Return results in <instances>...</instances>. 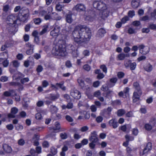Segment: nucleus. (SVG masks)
Masks as SVG:
<instances>
[{
    "label": "nucleus",
    "mask_w": 156,
    "mask_h": 156,
    "mask_svg": "<svg viewBox=\"0 0 156 156\" xmlns=\"http://www.w3.org/2000/svg\"><path fill=\"white\" fill-rule=\"evenodd\" d=\"M60 27L58 26H55L54 29L50 32V35L54 37L58 36V41L52 51L53 55L56 56H64L67 54L66 49V36L59 34Z\"/></svg>",
    "instance_id": "nucleus-1"
},
{
    "label": "nucleus",
    "mask_w": 156,
    "mask_h": 156,
    "mask_svg": "<svg viewBox=\"0 0 156 156\" xmlns=\"http://www.w3.org/2000/svg\"><path fill=\"white\" fill-rule=\"evenodd\" d=\"M73 39L79 44L89 41L91 36L90 29L85 26H76L73 34Z\"/></svg>",
    "instance_id": "nucleus-2"
},
{
    "label": "nucleus",
    "mask_w": 156,
    "mask_h": 156,
    "mask_svg": "<svg viewBox=\"0 0 156 156\" xmlns=\"http://www.w3.org/2000/svg\"><path fill=\"white\" fill-rule=\"evenodd\" d=\"M93 5L95 8L100 11L99 15L101 18L104 19L108 16L109 12L105 3L103 1H95L93 2Z\"/></svg>",
    "instance_id": "nucleus-3"
},
{
    "label": "nucleus",
    "mask_w": 156,
    "mask_h": 156,
    "mask_svg": "<svg viewBox=\"0 0 156 156\" xmlns=\"http://www.w3.org/2000/svg\"><path fill=\"white\" fill-rule=\"evenodd\" d=\"M43 8L41 7H40L39 9V12L40 15L42 16L45 15L44 19L46 20H60L61 19V17L59 16L55 12H53L49 15H46V12L44 10H42Z\"/></svg>",
    "instance_id": "nucleus-4"
},
{
    "label": "nucleus",
    "mask_w": 156,
    "mask_h": 156,
    "mask_svg": "<svg viewBox=\"0 0 156 156\" xmlns=\"http://www.w3.org/2000/svg\"><path fill=\"white\" fill-rule=\"evenodd\" d=\"M29 16V10L27 9L22 8L20 11V13L17 16V21L25 22Z\"/></svg>",
    "instance_id": "nucleus-5"
},
{
    "label": "nucleus",
    "mask_w": 156,
    "mask_h": 156,
    "mask_svg": "<svg viewBox=\"0 0 156 156\" xmlns=\"http://www.w3.org/2000/svg\"><path fill=\"white\" fill-rule=\"evenodd\" d=\"M6 22L7 24L13 25L16 24H19L17 23V16L15 14H12L9 16L7 17Z\"/></svg>",
    "instance_id": "nucleus-6"
},
{
    "label": "nucleus",
    "mask_w": 156,
    "mask_h": 156,
    "mask_svg": "<svg viewBox=\"0 0 156 156\" xmlns=\"http://www.w3.org/2000/svg\"><path fill=\"white\" fill-rule=\"evenodd\" d=\"M141 90H135L133 93V101L134 102H136L139 100L140 96L141 95Z\"/></svg>",
    "instance_id": "nucleus-7"
},
{
    "label": "nucleus",
    "mask_w": 156,
    "mask_h": 156,
    "mask_svg": "<svg viewBox=\"0 0 156 156\" xmlns=\"http://www.w3.org/2000/svg\"><path fill=\"white\" fill-rule=\"evenodd\" d=\"M73 10H76L78 12L84 11L86 10V8L83 4H79L74 7Z\"/></svg>",
    "instance_id": "nucleus-8"
},
{
    "label": "nucleus",
    "mask_w": 156,
    "mask_h": 156,
    "mask_svg": "<svg viewBox=\"0 0 156 156\" xmlns=\"http://www.w3.org/2000/svg\"><path fill=\"white\" fill-rule=\"evenodd\" d=\"M26 47L27 48L26 53L27 55H31L33 53L34 45L28 43L26 44Z\"/></svg>",
    "instance_id": "nucleus-9"
},
{
    "label": "nucleus",
    "mask_w": 156,
    "mask_h": 156,
    "mask_svg": "<svg viewBox=\"0 0 156 156\" xmlns=\"http://www.w3.org/2000/svg\"><path fill=\"white\" fill-rule=\"evenodd\" d=\"M129 89L128 87L125 88L124 90L123 93L122 91L120 92L119 93V95L120 97H122L123 98H126L129 97Z\"/></svg>",
    "instance_id": "nucleus-10"
},
{
    "label": "nucleus",
    "mask_w": 156,
    "mask_h": 156,
    "mask_svg": "<svg viewBox=\"0 0 156 156\" xmlns=\"http://www.w3.org/2000/svg\"><path fill=\"white\" fill-rule=\"evenodd\" d=\"M77 82L82 88L84 90L90 89V87L88 85L85 86L83 81L81 78H79L77 80Z\"/></svg>",
    "instance_id": "nucleus-11"
},
{
    "label": "nucleus",
    "mask_w": 156,
    "mask_h": 156,
    "mask_svg": "<svg viewBox=\"0 0 156 156\" xmlns=\"http://www.w3.org/2000/svg\"><path fill=\"white\" fill-rule=\"evenodd\" d=\"M140 52L143 54H146L149 51V48L147 46H144L143 45L139 46Z\"/></svg>",
    "instance_id": "nucleus-12"
},
{
    "label": "nucleus",
    "mask_w": 156,
    "mask_h": 156,
    "mask_svg": "<svg viewBox=\"0 0 156 156\" xmlns=\"http://www.w3.org/2000/svg\"><path fill=\"white\" fill-rule=\"evenodd\" d=\"M71 95L74 98L79 99L81 96L80 92L77 90H72L70 93Z\"/></svg>",
    "instance_id": "nucleus-13"
},
{
    "label": "nucleus",
    "mask_w": 156,
    "mask_h": 156,
    "mask_svg": "<svg viewBox=\"0 0 156 156\" xmlns=\"http://www.w3.org/2000/svg\"><path fill=\"white\" fill-rule=\"evenodd\" d=\"M89 140L91 142H96L98 141V138L96 132L95 131H93L91 133Z\"/></svg>",
    "instance_id": "nucleus-14"
},
{
    "label": "nucleus",
    "mask_w": 156,
    "mask_h": 156,
    "mask_svg": "<svg viewBox=\"0 0 156 156\" xmlns=\"http://www.w3.org/2000/svg\"><path fill=\"white\" fill-rule=\"evenodd\" d=\"M18 111V108L16 107L12 108L11 110V113L8 115V117L9 118H14L15 117V115Z\"/></svg>",
    "instance_id": "nucleus-15"
},
{
    "label": "nucleus",
    "mask_w": 156,
    "mask_h": 156,
    "mask_svg": "<svg viewBox=\"0 0 156 156\" xmlns=\"http://www.w3.org/2000/svg\"><path fill=\"white\" fill-rule=\"evenodd\" d=\"M23 76V75L20 72L18 71H15V73L13 76V80L18 81Z\"/></svg>",
    "instance_id": "nucleus-16"
},
{
    "label": "nucleus",
    "mask_w": 156,
    "mask_h": 156,
    "mask_svg": "<svg viewBox=\"0 0 156 156\" xmlns=\"http://www.w3.org/2000/svg\"><path fill=\"white\" fill-rule=\"evenodd\" d=\"M151 143L150 142H148L142 152H140V154L141 155H144L145 154L150 151L151 149Z\"/></svg>",
    "instance_id": "nucleus-17"
},
{
    "label": "nucleus",
    "mask_w": 156,
    "mask_h": 156,
    "mask_svg": "<svg viewBox=\"0 0 156 156\" xmlns=\"http://www.w3.org/2000/svg\"><path fill=\"white\" fill-rule=\"evenodd\" d=\"M109 124L110 126H112L114 128H115L118 126V123L115 119L110 120L109 122Z\"/></svg>",
    "instance_id": "nucleus-18"
},
{
    "label": "nucleus",
    "mask_w": 156,
    "mask_h": 156,
    "mask_svg": "<svg viewBox=\"0 0 156 156\" xmlns=\"http://www.w3.org/2000/svg\"><path fill=\"white\" fill-rule=\"evenodd\" d=\"M3 148L5 151L7 153H10L12 151L11 147L7 144H4L3 145Z\"/></svg>",
    "instance_id": "nucleus-19"
},
{
    "label": "nucleus",
    "mask_w": 156,
    "mask_h": 156,
    "mask_svg": "<svg viewBox=\"0 0 156 156\" xmlns=\"http://www.w3.org/2000/svg\"><path fill=\"white\" fill-rule=\"evenodd\" d=\"M66 22L68 23H70L72 22L73 20L72 18V12L70 11H69L66 15Z\"/></svg>",
    "instance_id": "nucleus-20"
},
{
    "label": "nucleus",
    "mask_w": 156,
    "mask_h": 156,
    "mask_svg": "<svg viewBox=\"0 0 156 156\" xmlns=\"http://www.w3.org/2000/svg\"><path fill=\"white\" fill-rule=\"evenodd\" d=\"M51 87L53 88H56V89L60 88L63 90H65L66 88V87L64 86L63 84H60L58 83H57L56 86L52 85Z\"/></svg>",
    "instance_id": "nucleus-21"
},
{
    "label": "nucleus",
    "mask_w": 156,
    "mask_h": 156,
    "mask_svg": "<svg viewBox=\"0 0 156 156\" xmlns=\"http://www.w3.org/2000/svg\"><path fill=\"white\" fill-rule=\"evenodd\" d=\"M140 0H133L131 2V5L133 8H136L139 5Z\"/></svg>",
    "instance_id": "nucleus-22"
},
{
    "label": "nucleus",
    "mask_w": 156,
    "mask_h": 156,
    "mask_svg": "<svg viewBox=\"0 0 156 156\" xmlns=\"http://www.w3.org/2000/svg\"><path fill=\"white\" fill-rule=\"evenodd\" d=\"M95 73L96 74H98L97 77L98 79H101L104 77L105 76L103 74L101 73L100 69H97L95 71Z\"/></svg>",
    "instance_id": "nucleus-23"
},
{
    "label": "nucleus",
    "mask_w": 156,
    "mask_h": 156,
    "mask_svg": "<svg viewBox=\"0 0 156 156\" xmlns=\"http://www.w3.org/2000/svg\"><path fill=\"white\" fill-rule=\"evenodd\" d=\"M2 62L4 67H6L8 66L9 64V61L6 58L5 60L3 58H0V63Z\"/></svg>",
    "instance_id": "nucleus-24"
},
{
    "label": "nucleus",
    "mask_w": 156,
    "mask_h": 156,
    "mask_svg": "<svg viewBox=\"0 0 156 156\" xmlns=\"http://www.w3.org/2000/svg\"><path fill=\"white\" fill-rule=\"evenodd\" d=\"M106 33L105 30L103 28L100 29L98 31L97 34V36L98 37H102L103 36L104 34Z\"/></svg>",
    "instance_id": "nucleus-25"
},
{
    "label": "nucleus",
    "mask_w": 156,
    "mask_h": 156,
    "mask_svg": "<svg viewBox=\"0 0 156 156\" xmlns=\"http://www.w3.org/2000/svg\"><path fill=\"white\" fill-rule=\"evenodd\" d=\"M117 81V79L116 78H113L111 79L110 80V83L108 85L109 87H112L114 86L115 83Z\"/></svg>",
    "instance_id": "nucleus-26"
},
{
    "label": "nucleus",
    "mask_w": 156,
    "mask_h": 156,
    "mask_svg": "<svg viewBox=\"0 0 156 156\" xmlns=\"http://www.w3.org/2000/svg\"><path fill=\"white\" fill-rule=\"evenodd\" d=\"M144 69L147 71L149 72L152 70L153 67L152 65L148 63L144 66Z\"/></svg>",
    "instance_id": "nucleus-27"
},
{
    "label": "nucleus",
    "mask_w": 156,
    "mask_h": 156,
    "mask_svg": "<svg viewBox=\"0 0 156 156\" xmlns=\"http://www.w3.org/2000/svg\"><path fill=\"white\" fill-rule=\"evenodd\" d=\"M10 84L11 85H18L19 87V90L20 91L22 90L23 89V87L22 85H21L18 82H12L10 83Z\"/></svg>",
    "instance_id": "nucleus-28"
},
{
    "label": "nucleus",
    "mask_w": 156,
    "mask_h": 156,
    "mask_svg": "<svg viewBox=\"0 0 156 156\" xmlns=\"http://www.w3.org/2000/svg\"><path fill=\"white\" fill-rule=\"evenodd\" d=\"M60 126L59 123L58 122H56L55 124V126L51 127H49V129H53L54 130H59L60 129Z\"/></svg>",
    "instance_id": "nucleus-29"
},
{
    "label": "nucleus",
    "mask_w": 156,
    "mask_h": 156,
    "mask_svg": "<svg viewBox=\"0 0 156 156\" xmlns=\"http://www.w3.org/2000/svg\"><path fill=\"white\" fill-rule=\"evenodd\" d=\"M48 25H45L44 26L42 30L40 33V34L42 35L46 33L48 31H49V30H48Z\"/></svg>",
    "instance_id": "nucleus-30"
},
{
    "label": "nucleus",
    "mask_w": 156,
    "mask_h": 156,
    "mask_svg": "<svg viewBox=\"0 0 156 156\" xmlns=\"http://www.w3.org/2000/svg\"><path fill=\"white\" fill-rule=\"evenodd\" d=\"M62 107L63 109H65L66 108L69 109H71L73 107V105L72 103H69L66 106L65 105H62Z\"/></svg>",
    "instance_id": "nucleus-31"
},
{
    "label": "nucleus",
    "mask_w": 156,
    "mask_h": 156,
    "mask_svg": "<svg viewBox=\"0 0 156 156\" xmlns=\"http://www.w3.org/2000/svg\"><path fill=\"white\" fill-rule=\"evenodd\" d=\"M14 91L13 90H11L9 92L6 91L4 93V95L6 96H12L14 95Z\"/></svg>",
    "instance_id": "nucleus-32"
},
{
    "label": "nucleus",
    "mask_w": 156,
    "mask_h": 156,
    "mask_svg": "<svg viewBox=\"0 0 156 156\" xmlns=\"http://www.w3.org/2000/svg\"><path fill=\"white\" fill-rule=\"evenodd\" d=\"M125 111L123 109H119L117 112V115L119 116H121L125 113Z\"/></svg>",
    "instance_id": "nucleus-33"
},
{
    "label": "nucleus",
    "mask_w": 156,
    "mask_h": 156,
    "mask_svg": "<svg viewBox=\"0 0 156 156\" xmlns=\"http://www.w3.org/2000/svg\"><path fill=\"white\" fill-rule=\"evenodd\" d=\"M151 122V121L150 122V124H149V123H147L145 124L144 127L146 130H150L152 129V127L151 125V124L152 123Z\"/></svg>",
    "instance_id": "nucleus-34"
},
{
    "label": "nucleus",
    "mask_w": 156,
    "mask_h": 156,
    "mask_svg": "<svg viewBox=\"0 0 156 156\" xmlns=\"http://www.w3.org/2000/svg\"><path fill=\"white\" fill-rule=\"evenodd\" d=\"M63 7V5H61L59 3H58L56 5V9L57 10L60 11L62 10Z\"/></svg>",
    "instance_id": "nucleus-35"
},
{
    "label": "nucleus",
    "mask_w": 156,
    "mask_h": 156,
    "mask_svg": "<svg viewBox=\"0 0 156 156\" xmlns=\"http://www.w3.org/2000/svg\"><path fill=\"white\" fill-rule=\"evenodd\" d=\"M12 43H6L5 45L2 46L1 48V50L2 51H4L5 48H6L9 47H10L12 45L11 44Z\"/></svg>",
    "instance_id": "nucleus-36"
},
{
    "label": "nucleus",
    "mask_w": 156,
    "mask_h": 156,
    "mask_svg": "<svg viewBox=\"0 0 156 156\" xmlns=\"http://www.w3.org/2000/svg\"><path fill=\"white\" fill-rule=\"evenodd\" d=\"M51 112L52 113H56L57 112L58 109L56 107L54 106H51Z\"/></svg>",
    "instance_id": "nucleus-37"
},
{
    "label": "nucleus",
    "mask_w": 156,
    "mask_h": 156,
    "mask_svg": "<svg viewBox=\"0 0 156 156\" xmlns=\"http://www.w3.org/2000/svg\"><path fill=\"white\" fill-rule=\"evenodd\" d=\"M133 86L136 91L141 90L139 85L137 82H135L133 84Z\"/></svg>",
    "instance_id": "nucleus-38"
},
{
    "label": "nucleus",
    "mask_w": 156,
    "mask_h": 156,
    "mask_svg": "<svg viewBox=\"0 0 156 156\" xmlns=\"http://www.w3.org/2000/svg\"><path fill=\"white\" fill-rule=\"evenodd\" d=\"M126 57V55L123 53L119 54L118 56V58L119 60H123Z\"/></svg>",
    "instance_id": "nucleus-39"
},
{
    "label": "nucleus",
    "mask_w": 156,
    "mask_h": 156,
    "mask_svg": "<svg viewBox=\"0 0 156 156\" xmlns=\"http://www.w3.org/2000/svg\"><path fill=\"white\" fill-rule=\"evenodd\" d=\"M38 34V32L36 30L34 31L32 33L33 36L35 37V42H37V41H36L38 39V37L37 36Z\"/></svg>",
    "instance_id": "nucleus-40"
},
{
    "label": "nucleus",
    "mask_w": 156,
    "mask_h": 156,
    "mask_svg": "<svg viewBox=\"0 0 156 156\" xmlns=\"http://www.w3.org/2000/svg\"><path fill=\"white\" fill-rule=\"evenodd\" d=\"M11 9L8 5H6L3 6V10L4 11L7 12Z\"/></svg>",
    "instance_id": "nucleus-41"
},
{
    "label": "nucleus",
    "mask_w": 156,
    "mask_h": 156,
    "mask_svg": "<svg viewBox=\"0 0 156 156\" xmlns=\"http://www.w3.org/2000/svg\"><path fill=\"white\" fill-rule=\"evenodd\" d=\"M51 152L54 155L56 154L57 152V150L56 149L53 147L51 148Z\"/></svg>",
    "instance_id": "nucleus-42"
},
{
    "label": "nucleus",
    "mask_w": 156,
    "mask_h": 156,
    "mask_svg": "<svg viewBox=\"0 0 156 156\" xmlns=\"http://www.w3.org/2000/svg\"><path fill=\"white\" fill-rule=\"evenodd\" d=\"M136 63L135 62L131 63L130 65V69L131 70H134L136 67Z\"/></svg>",
    "instance_id": "nucleus-43"
},
{
    "label": "nucleus",
    "mask_w": 156,
    "mask_h": 156,
    "mask_svg": "<svg viewBox=\"0 0 156 156\" xmlns=\"http://www.w3.org/2000/svg\"><path fill=\"white\" fill-rule=\"evenodd\" d=\"M100 68L105 73H107V68L106 67L105 65H103L101 66Z\"/></svg>",
    "instance_id": "nucleus-44"
},
{
    "label": "nucleus",
    "mask_w": 156,
    "mask_h": 156,
    "mask_svg": "<svg viewBox=\"0 0 156 156\" xmlns=\"http://www.w3.org/2000/svg\"><path fill=\"white\" fill-rule=\"evenodd\" d=\"M8 77L5 76H2L0 78V80L2 82H5L8 80Z\"/></svg>",
    "instance_id": "nucleus-45"
},
{
    "label": "nucleus",
    "mask_w": 156,
    "mask_h": 156,
    "mask_svg": "<svg viewBox=\"0 0 156 156\" xmlns=\"http://www.w3.org/2000/svg\"><path fill=\"white\" fill-rule=\"evenodd\" d=\"M131 63L130 60L126 61L124 62V65L126 68H127L130 66Z\"/></svg>",
    "instance_id": "nucleus-46"
},
{
    "label": "nucleus",
    "mask_w": 156,
    "mask_h": 156,
    "mask_svg": "<svg viewBox=\"0 0 156 156\" xmlns=\"http://www.w3.org/2000/svg\"><path fill=\"white\" fill-rule=\"evenodd\" d=\"M12 62L14 67H18L20 65V63L17 61L14 60Z\"/></svg>",
    "instance_id": "nucleus-47"
},
{
    "label": "nucleus",
    "mask_w": 156,
    "mask_h": 156,
    "mask_svg": "<svg viewBox=\"0 0 156 156\" xmlns=\"http://www.w3.org/2000/svg\"><path fill=\"white\" fill-rule=\"evenodd\" d=\"M61 138L62 139H65L67 138V134L65 133H62L60 134Z\"/></svg>",
    "instance_id": "nucleus-48"
},
{
    "label": "nucleus",
    "mask_w": 156,
    "mask_h": 156,
    "mask_svg": "<svg viewBox=\"0 0 156 156\" xmlns=\"http://www.w3.org/2000/svg\"><path fill=\"white\" fill-rule=\"evenodd\" d=\"M13 127H14L13 125L12 124H8L6 126V128L8 130H12L13 129Z\"/></svg>",
    "instance_id": "nucleus-49"
},
{
    "label": "nucleus",
    "mask_w": 156,
    "mask_h": 156,
    "mask_svg": "<svg viewBox=\"0 0 156 156\" xmlns=\"http://www.w3.org/2000/svg\"><path fill=\"white\" fill-rule=\"evenodd\" d=\"M83 54L85 56H88L90 55V51L88 50H85L83 51Z\"/></svg>",
    "instance_id": "nucleus-50"
},
{
    "label": "nucleus",
    "mask_w": 156,
    "mask_h": 156,
    "mask_svg": "<svg viewBox=\"0 0 156 156\" xmlns=\"http://www.w3.org/2000/svg\"><path fill=\"white\" fill-rule=\"evenodd\" d=\"M89 129V128L87 126H83L81 127L80 130L82 132H84L87 131Z\"/></svg>",
    "instance_id": "nucleus-51"
},
{
    "label": "nucleus",
    "mask_w": 156,
    "mask_h": 156,
    "mask_svg": "<svg viewBox=\"0 0 156 156\" xmlns=\"http://www.w3.org/2000/svg\"><path fill=\"white\" fill-rule=\"evenodd\" d=\"M29 81V79L28 78H25L21 80V82L22 83H24Z\"/></svg>",
    "instance_id": "nucleus-52"
},
{
    "label": "nucleus",
    "mask_w": 156,
    "mask_h": 156,
    "mask_svg": "<svg viewBox=\"0 0 156 156\" xmlns=\"http://www.w3.org/2000/svg\"><path fill=\"white\" fill-rule=\"evenodd\" d=\"M41 22V20L40 18H38L34 19V22L36 24H39Z\"/></svg>",
    "instance_id": "nucleus-53"
},
{
    "label": "nucleus",
    "mask_w": 156,
    "mask_h": 156,
    "mask_svg": "<svg viewBox=\"0 0 156 156\" xmlns=\"http://www.w3.org/2000/svg\"><path fill=\"white\" fill-rule=\"evenodd\" d=\"M16 129L17 130H21L23 129V126L20 124H18L16 126Z\"/></svg>",
    "instance_id": "nucleus-54"
},
{
    "label": "nucleus",
    "mask_w": 156,
    "mask_h": 156,
    "mask_svg": "<svg viewBox=\"0 0 156 156\" xmlns=\"http://www.w3.org/2000/svg\"><path fill=\"white\" fill-rule=\"evenodd\" d=\"M125 138L126 140L129 141H132L134 140V137L133 136H130L128 135H126L125 136Z\"/></svg>",
    "instance_id": "nucleus-55"
},
{
    "label": "nucleus",
    "mask_w": 156,
    "mask_h": 156,
    "mask_svg": "<svg viewBox=\"0 0 156 156\" xmlns=\"http://www.w3.org/2000/svg\"><path fill=\"white\" fill-rule=\"evenodd\" d=\"M35 118L37 119H41L42 118L41 114L40 113H38L35 115Z\"/></svg>",
    "instance_id": "nucleus-56"
},
{
    "label": "nucleus",
    "mask_w": 156,
    "mask_h": 156,
    "mask_svg": "<svg viewBox=\"0 0 156 156\" xmlns=\"http://www.w3.org/2000/svg\"><path fill=\"white\" fill-rule=\"evenodd\" d=\"M128 33L130 34L135 33L136 32V30L132 28H129L128 30Z\"/></svg>",
    "instance_id": "nucleus-57"
},
{
    "label": "nucleus",
    "mask_w": 156,
    "mask_h": 156,
    "mask_svg": "<svg viewBox=\"0 0 156 156\" xmlns=\"http://www.w3.org/2000/svg\"><path fill=\"white\" fill-rule=\"evenodd\" d=\"M132 132L133 134L136 136V135L138 133V130L136 128L133 129L132 130Z\"/></svg>",
    "instance_id": "nucleus-58"
},
{
    "label": "nucleus",
    "mask_w": 156,
    "mask_h": 156,
    "mask_svg": "<svg viewBox=\"0 0 156 156\" xmlns=\"http://www.w3.org/2000/svg\"><path fill=\"white\" fill-rule=\"evenodd\" d=\"M124 73L122 72H119L117 74L119 78H122L124 76Z\"/></svg>",
    "instance_id": "nucleus-59"
},
{
    "label": "nucleus",
    "mask_w": 156,
    "mask_h": 156,
    "mask_svg": "<svg viewBox=\"0 0 156 156\" xmlns=\"http://www.w3.org/2000/svg\"><path fill=\"white\" fill-rule=\"evenodd\" d=\"M142 33H147L150 31L149 28H143L142 30Z\"/></svg>",
    "instance_id": "nucleus-60"
},
{
    "label": "nucleus",
    "mask_w": 156,
    "mask_h": 156,
    "mask_svg": "<svg viewBox=\"0 0 156 156\" xmlns=\"http://www.w3.org/2000/svg\"><path fill=\"white\" fill-rule=\"evenodd\" d=\"M83 69L87 71H89L90 69V67L88 65H85L83 66Z\"/></svg>",
    "instance_id": "nucleus-61"
},
{
    "label": "nucleus",
    "mask_w": 156,
    "mask_h": 156,
    "mask_svg": "<svg viewBox=\"0 0 156 156\" xmlns=\"http://www.w3.org/2000/svg\"><path fill=\"white\" fill-rule=\"evenodd\" d=\"M16 58L18 59L19 60H21L23 58V55L22 54H18L16 55Z\"/></svg>",
    "instance_id": "nucleus-62"
},
{
    "label": "nucleus",
    "mask_w": 156,
    "mask_h": 156,
    "mask_svg": "<svg viewBox=\"0 0 156 156\" xmlns=\"http://www.w3.org/2000/svg\"><path fill=\"white\" fill-rule=\"evenodd\" d=\"M135 15L134 12L133 11H130L128 12L129 16L131 17H133Z\"/></svg>",
    "instance_id": "nucleus-63"
},
{
    "label": "nucleus",
    "mask_w": 156,
    "mask_h": 156,
    "mask_svg": "<svg viewBox=\"0 0 156 156\" xmlns=\"http://www.w3.org/2000/svg\"><path fill=\"white\" fill-rule=\"evenodd\" d=\"M31 154L33 156H37V154L35 150L33 149H31L30 151Z\"/></svg>",
    "instance_id": "nucleus-64"
}]
</instances>
